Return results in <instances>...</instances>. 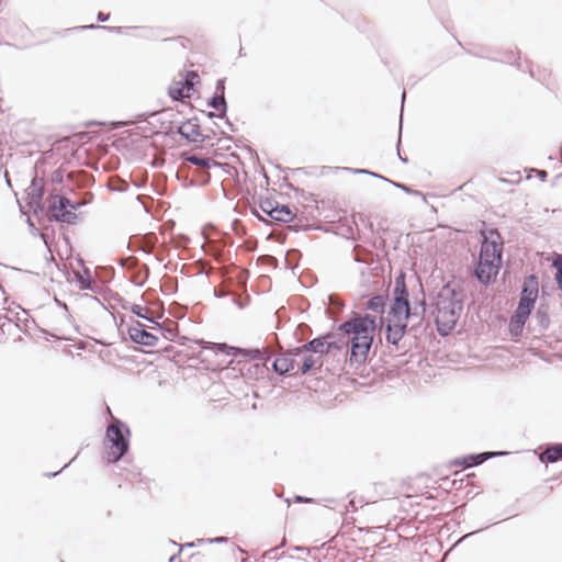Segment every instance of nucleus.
<instances>
[{
	"label": "nucleus",
	"instance_id": "20e7f679",
	"mask_svg": "<svg viewBox=\"0 0 562 562\" xmlns=\"http://www.w3.org/2000/svg\"><path fill=\"white\" fill-rule=\"evenodd\" d=\"M409 303L405 290H395V297L387 312L386 317L381 321V327L385 324L386 340L392 345H397L403 338L409 317Z\"/></svg>",
	"mask_w": 562,
	"mask_h": 562
},
{
	"label": "nucleus",
	"instance_id": "7ed1b4c3",
	"mask_svg": "<svg viewBox=\"0 0 562 562\" xmlns=\"http://www.w3.org/2000/svg\"><path fill=\"white\" fill-rule=\"evenodd\" d=\"M436 324L441 335L449 334L462 312V294L450 285L443 286L436 296Z\"/></svg>",
	"mask_w": 562,
	"mask_h": 562
},
{
	"label": "nucleus",
	"instance_id": "7c9ffc66",
	"mask_svg": "<svg viewBox=\"0 0 562 562\" xmlns=\"http://www.w3.org/2000/svg\"><path fill=\"white\" fill-rule=\"evenodd\" d=\"M296 501H297V502H303V501H304V502H310L311 499H304L303 497L297 496V497H296Z\"/></svg>",
	"mask_w": 562,
	"mask_h": 562
},
{
	"label": "nucleus",
	"instance_id": "412c9836",
	"mask_svg": "<svg viewBox=\"0 0 562 562\" xmlns=\"http://www.w3.org/2000/svg\"><path fill=\"white\" fill-rule=\"evenodd\" d=\"M553 266L557 268L558 272H557V282L560 286V289L562 290V256H558L554 261H553Z\"/></svg>",
	"mask_w": 562,
	"mask_h": 562
},
{
	"label": "nucleus",
	"instance_id": "6ab92c4d",
	"mask_svg": "<svg viewBox=\"0 0 562 562\" xmlns=\"http://www.w3.org/2000/svg\"><path fill=\"white\" fill-rule=\"evenodd\" d=\"M210 106H212L214 110L218 111L221 114H224L226 112V102L224 99V95H215L211 102Z\"/></svg>",
	"mask_w": 562,
	"mask_h": 562
},
{
	"label": "nucleus",
	"instance_id": "b1692460",
	"mask_svg": "<svg viewBox=\"0 0 562 562\" xmlns=\"http://www.w3.org/2000/svg\"><path fill=\"white\" fill-rule=\"evenodd\" d=\"M269 209H274L273 204L271 201H265L261 203V210L270 217V210Z\"/></svg>",
	"mask_w": 562,
	"mask_h": 562
},
{
	"label": "nucleus",
	"instance_id": "aec40b11",
	"mask_svg": "<svg viewBox=\"0 0 562 562\" xmlns=\"http://www.w3.org/2000/svg\"><path fill=\"white\" fill-rule=\"evenodd\" d=\"M187 160L189 162H191L192 165H195V166H199V167H202V168H210V166H211V160L210 159L201 158V157H198V156H190V157L187 158Z\"/></svg>",
	"mask_w": 562,
	"mask_h": 562
},
{
	"label": "nucleus",
	"instance_id": "2eb2a0df",
	"mask_svg": "<svg viewBox=\"0 0 562 562\" xmlns=\"http://www.w3.org/2000/svg\"><path fill=\"white\" fill-rule=\"evenodd\" d=\"M561 458H562V445L552 446V447L548 448L540 456L541 461L546 460L548 462H555Z\"/></svg>",
	"mask_w": 562,
	"mask_h": 562
},
{
	"label": "nucleus",
	"instance_id": "f03ea898",
	"mask_svg": "<svg viewBox=\"0 0 562 562\" xmlns=\"http://www.w3.org/2000/svg\"><path fill=\"white\" fill-rule=\"evenodd\" d=\"M503 243L497 232L483 233L475 276L482 283L494 279L502 263Z\"/></svg>",
	"mask_w": 562,
	"mask_h": 562
},
{
	"label": "nucleus",
	"instance_id": "c756f323",
	"mask_svg": "<svg viewBox=\"0 0 562 562\" xmlns=\"http://www.w3.org/2000/svg\"><path fill=\"white\" fill-rule=\"evenodd\" d=\"M195 78H198V75H196V74H194V72H192V74L190 75V77H189V78H187V80H189V81H191V82L193 83V80H194Z\"/></svg>",
	"mask_w": 562,
	"mask_h": 562
},
{
	"label": "nucleus",
	"instance_id": "2f4dec72",
	"mask_svg": "<svg viewBox=\"0 0 562 562\" xmlns=\"http://www.w3.org/2000/svg\"><path fill=\"white\" fill-rule=\"evenodd\" d=\"M224 540H225L224 538H216V539H214L213 541L222 542V541H224Z\"/></svg>",
	"mask_w": 562,
	"mask_h": 562
},
{
	"label": "nucleus",
	"instance_id": "1a4fd4ad",
	"mask_svg": "<svg viewBox=\"0 0 562 562\" xmlns=\"http://www.w3.org/2000/svg\"><path fill=\"white\" fill-rule=\"evenodd\" d=\"M537 297H538V282L535 277H530L524 283L519 304L524 305V306H528L530 310H532Z\"/></svg>",
	"mask_w": 562,
	"mask_h": 562
},
{
	"label": "nucleus",
	"instance_id": "bb28decb",
	"mask_svg": "<svg viewBox=\"0 0 562 562\" xmlns=\"http://www.w3.org/2000/svg\"><path fill=\"white\" fill-rule=\"evenodd\" d=\"M352 171H353L355 173H369V171H368V170H364V169H355V170H352ZM370 175H371V172H370ZM372 176H375V175H374V173H372Z\"/></svg>",
	"mask_w": 562,
	"mask_h": 562
},
{
	"label": "nucleus",
	"instance_id": "f8f14e48",
	"mask_svg": "<svg viewBox=\"0 0 562 562\" xmlns=\"http://www.w3.org/2000/svg\"><path fill=\"white\" fill-rule=\"evenodd\" d=\"M192 90V82L186 80L184 82H176L169 88V94L173 100H181L189 98Z\"/></svg>",
	"mask_w": 562,
	"mask_h": 562
},
{
	"label": "nucleus",
	"instance_id": "6e6552de",
	"mask_svg": "<svg viewBox=\"0 0 562 562\" xmlns=\"http://www.w3.org/2000/svg\"><path fill=\"white\" fill-rule=\"evenodd\" d=\"M131 339L139 345L154 347L156 346L158 338L153 333L147 331L144 328V325L136 324L135 326H132L128 330Z\"/></svg>",
	"mask_w": 562,
	"mask_h": 562
},
{
	"label": "nucleus",
	"instance_id": "f257e3e1",
	"mask_svg": "<svg viewBox=\"0 0 562 562\" xmlns=\"http://www.w3.org/2000/svg\"><path fill=\"white\" fill-rule=\"evenodd\" d=\"M375 318L371 315L356 316L340 326L351 345L350 361L361 363L372 346L373 337L376 330Z\"/></svg>",
	"mask_w": 562,
	"mask_h": 562
},
{
	"label": "nucleus",
	"instance_id": "dca6fc26",
	"mask_svg": "<svg viewBox=\"0 0 562 562\" xmlns=\"http://www.w3.org/2000/svg\"><path fill=\"white\" fill-rule=\"evenodd\" d=\"M505 452H483V453H480L477 456H470L468 459L464 460V465L465 467H471L473 464H480L482 462H484L485 460L494 457V456H501V454H504Z\"/></svg>",
	"mask_w": 562,
	"mask_h": 562
},
{
	"label": "nucleus",
	"instance_id": "c85d7f7f",
	"mask_svg": "<svg viewBox=\"0 0 562 562\" xmlns=\"http://www.w3.org/2000/svg\"><path fill=\"white\" fill-rule=\"evenodd\" d=\"M538 175H539V177L541 178V180H544V179H546V177H547V172H546L544 170H540V171H538Z\"/></svg>",
	"mask_w": 562,
	"mask_h": 562
},
{
	"label": "nucleus",
	"instance_id": "423d86ee",
	"mask_svg": "<svg viewBox=\"0 0 562 562\" xmlns=\"http://www.w3.org/2000/svg\"><path fill=\"white\" fill-rule=\"evenodd\" d=\"M76 206L65 196L55 195L49 201V212L56 221L74 224L77 215Z\"/></svg>",
	"mask_w": 562,
	"mask_h": 562
},
{
	"label": "nucleus",
	"instance_id": "393cba45",
	"mask_svg": "<svg viewBox=\"0 0 562 562\" xmlns=\"http://www.w3.org/2000/svg\"><path fill=\"white\" fill-rule=\"evenodd\" d=\"M187 128H193V125L188 124V125H183V126H181V127H180V133H181L182 135L189 136V134H188V132H187Z\"/></svg>",
	"mask_w": 562,
	"mask_h": 562
},
{
	"label": "nucleus",
	"instance_id": "9b49d317",
	"mask_svg": "<svg viewBox=\"0 0 562 562\" xmlns=\"http://www.w3.org/2000/svg\"><path fill=\"white\" fill-rule=\"evenodd\" d=\"M329 349V345L322 339H314L310 341L307 345H304L301 348H296V356L304 355L306 352L318 353L322 357L323 353L327 352Z\"/></svg>",
	"mask_w": 562,
	"mask_h": 562
},
{
	"label": "nucleus",
	"instance_id": "a211bd4d",
	"mask_svg": "<svg viewBox=\"0 0 562 562\" xmlns=\"http://www.w3.org/2000/svg\"><path fill=\"white\" fill-rule=\"evenodd\" d=\"M526 323V319L524 318H518V316H513L512 319H510V323H509V330H510V334L514 336V337H518L521 331H522V328H524V325Z\"/></svg>",
	"mask_w": 562,
	"mask_h": 562
},
{
	"label": "nucleus",
	"instance_id": "4468645a",
	"mask_svg": "<svg viewBox=\"0 0 562 562\" xmlns=\"http://www.w3.org/2000/svg\"><path fill=\"white\" fill-rule=\"evenodd\" d=\"M270 210V217L274 221L288 223L293 218L292 211L286 205H276L274 209Z\"/></svg>",
	"mask_w": 562,
	"mask_h": 562
},
{
	"label": "nucleus",
	"instance_id": "5701e85b",
	"mask_svg": "<svg viewBox=\"0 0 562 562\" xmlns=\"http://www.w3.org/2000/svg\"><path fill=\"white\" fill-rule=\"evenodd\" d=\"M532 310H530L528 306H524L518 304V307L516 310L515 316H518V318H524L527 321Z\"/></svg>",
	"mask_w": 562,
	"mask_h": 562
},
{
	"label": "nucleus",
	"instance_id": "39448f33",
	"mask_svg": "<svg viewBox=\"0 0 562 562\" xmlns=\"http://www.w3.org/2000/svg\"><path fill=\"white\" fill-rule=\"evenodd\" d=\"M128 434V429L117 419L106 429V460L116 462L128 449V441L124 435Z\"/></svg>",
	"mask_w": 562,
	"mask_h": 562
},
{
	"label": "nucleus",
	"instance_id": "0eeeda50",
	"mask_svg": "<svg viewBox=\"0 0 562 562\" xmlns=\"http://www.w3.org/2000/svg\"><path fill=\"white\" fill-rule=\"evenodd\" d=\"M203 348L211 349V350H214L216 352H223V353H226V355L247 356V357H250L252 359L260 358V355H261L259 349H239V348L227 346L226 344L206 342Z\"/></svg>",
	"mask_w": 562,
	"mask_h": 562
},
{
	"label": "nucleus",
	"instance_id": "ddd939ff",
	"mask_svg": "<svg viewBox=\"0 0 562 562\" xmlns=\"http://www.w3.org/2000/svg\"><path fill=\"white\" fill-rule=\"evenodd\" d=\"M296 357L299 359V371H301L302 374L308 372L314 366L322 363L321 356H316L311 352Z\"/></svg>",
	"mask_w": 562,
	"mask_h": 562
},
{
	"label": "nucleus",
	"instance_id": "a878e982",
	"mask_svg": "<svg viewBox=\"0 0 562 562\" xmlns=\"http://www.w3.org/2000/svg\"><path fill=\"white\" fill-rule=\"evenodd\" d=\"M216 89H217V91H221L223 93L224 80L221 79V80L217 81Z\"/></svg>",
	"mask_w": 562,
	"mask_h": 562
},
{
	"label": "nucleus",
	"instance_id": "4be33fe9",
	"mask_svg": "<svg viewBox=\"0 0 562 562\" xmlns=\"http://www.w3.org/2000/svg\"><path fill=\"white\" fill-rule=\"evenodd\" d=\"M382 306H383V301L379 296L371 299L368 303V308L371 311H374V312H380L382 310Z\"/></svg>",
	"mask_w": 562,
	"mask_h": 562
},
{
	"label": "nucleus",
	"instance_id": "f3484780",
	"mask_svg": "<svg viewBox=\"0 0 562 562\" xmlns=\"http://www.w3.org/2000/svg\"><path fill=\"white\" fill-rule=\"evenodd\" d=\"M75 279L81 289H90L91 276L87 268H83L82 271H75Z\"/></svg>",
	"mask_w": 562,
	"mask_h": 562
},
{
	"label": "nucleus",
	"instance_id": "cd10ccee",
	"mask_svg": "<svg viewBox=\"0 0 562 562\" xmlns=\"http://www.w3.org/2000/svg\"><path fill=\"white\" fill-rule=\"evenodd\" d=\"M108 18H109L108 15H104V14H103V13H101V12L98 14V19H99L100 21H106V20H108Z\"/></svg>",
	"mask_w": 562,
	"mask_h": 562
},
{
	"label": "nucleus",
	"instance_id": "9d476101",
	"mask_svg": "<svg viewBox=\"0 0 562 562\" xmlns=\"http://www.w3.org/2000/svg\"><path fill=\"white\" fill-rule=\"evenodd\" d=\"M273 369L280 374H284L295 369L299 370V359L295 357V350L277 358L273 362Z\"/></svg>",
	"mask_w": 562,
	"mask_h": 562
}]
</instances>
